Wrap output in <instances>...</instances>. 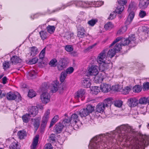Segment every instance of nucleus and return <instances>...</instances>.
I'll return each instance as SVG.
<instances>
[{"instance_id":"nucleus-42","label":"nucleus","mask_w":149,"mask_h":149,"mask_svg":"<svg viewBox=\"0 0 149 149\" xmlns=\"http://www.w3.org/2000/svg\"><path fill=\"white\" fill-rule=\"evenodd\" d=\"M31 55L34 56L37 54V49L35 47H33L31 48Z\"/></svg>"},{"instance_id":"nucleus-49","label":"nucleus","mask_w":149,"mask_h":149,"mask_svg":"<svg viewBox=\"0 0 149 149\" xmlns=\"http://www.w3.org/2000/svg\"><path fill=\"white\" fill-rule=\"evenodd\" d=\"M113 27V25L111 22H109L106 24L104 26V28L106 30L111 29Z\"/></svg>"},{"instance_id":"nucleus-19","label":"nucleus","mask_w":149,"mask_h":149,"mask_svg":"<svg viewBox=\"0 0 149 149\" xmlns=\"http://www.w3.org/2000/svg\"><path fill=\"white\" fill-rule=\"evenodd\" d=\"M130 12L127 19L125 22V24L126 25L129 24L131 22L134 16V13L133 11H132Z\"/></svg>"},{"instance_id":"nucleus-9","label":"nucleus","mask_w":149,"mask_h":149,"mask_svg":"<svg viewBox=\"0 0 149 149\" xmlns=\"http://www.w3.org/2000/svg\"><path fill=\"white\" fill-rule=\"evenodd\" d=\"M107 58L105 50H103L99 54L97 60V62L99 63H106L105 62Z\"/></svg>"},{"instance_id":"nucleus-8","label":"nucleus","mask_w":149,"mask_h":149,"mask_svg":"<svg viewBox=\"0 0 149 149\" xmlns=\"http://www.w3.org/2000/svg\"><path fill=\"white\" fill-rule=\"evenodd\" d=\"M38 112V109L36 106H32L28 110V114L30 117H34L37 114Z\"/></svg>"},{"instance_id":"nucleus-18","label":"nucleus","mask_w":149,"mask_h":149,"mask_svg":"<svg viewBox=\"0 0 149 149\" xmlns=\"http://www.w3.org/2000/svg\"><path fill=\"white\" fill-rule=\"evenodd\" d=\"M77 36L79 38H82L86 36L84 33L85 30L84 28L82 26L79 27L77 29Z\"/></svg>"},{"instance_id":"nucleus-50","label":"nucleus","mask_w":149,"mask_h":149,"mask_svg":"<svg viewBox=\"0 0 149 149\" xmlns=\"http://www.w3.org/2000/svg\"><path fill=\"white\" fill-rule=\"evenodd\" d=\"M65 49L68 52H71L73 50V47L72 45H67L65 47Z\"/></svg>"},{"instance_id":"nucleus-17","label":"nucleus","mask_w":149,"mask_h":149,"mask_svg":"<svg viewBox=\"0 0 149 149\" xmlns=\"http://www.w3.org/2000/svg\"><path fill=\"white\" fill-rule=\"evenodd\" d=\"M10 61L12 64H16L21 63L22 61V60L17 56H14L11 58Z\"/></svg>"},{"instance_id":"nucleus-14","label":"nucleus","mask_w":149,"mask_h":149,"mask_svg":"<svg viewBox=\"0 0 149 149\" xmlns=\"http://www.w3.org/2000/svg\"><path fill=\"white\" fill-rule=\"evenodd\" d=\"M64 126V125L60 123L56 124L54 127V132L56 133L61 132Z\"/></svg>"},{"instance_id":"nucleus-46","label":"nucleus","mask_w":149,"mask_h":149,"mask_svg":"<svg viewBox=\"0 0 149 149\" xmlns=\"http://www.w3.org/2000/svg\"><path fill=\"white\" fill-rule=\"evenodd\" d=\"M28 96L29 97L32 98L36 95V93L33 90H30L28 94Z\"/></svg>"},{"instance_id":"nucleus-6","label":"nucleus","mask_w":149,"mask_h":149,"mask_svg":"<svg viewBox=\"0 0 149 149\" xmlns=\"http://www.w3.org/2000/svg\"><path fill=\"white\" fill-rule=\"evenodd\" d=\"M120 40H121V43L123 46L126 45L130 44H131L128 38L125 39L121 37H118L111 44L109 47L112 46Z\"/></svg>"},{"instance_id":"nucleus-29","label":"nucleus","mask_w":149,"mask_h":149,"mask_svg":"<svg viewBox=\"0 0 149 149\" xmlns=\"http://www.w3.org/2000/svg\"><path fill=\"white\" fill-rule=\"evenodd\" d=\"M116 52L113 48L109 50L107 53V56L109 57L112 58L114 56Z\"/></svg>"},{"instance_id":"nucleus-40","label":"nucleus","mask_w":149,"mask_h":149,"mask_svg":"<svg viewBox=\"0 0 149 149\" xmlns=\"http://www.w3.org/2000/svg\"><path fill=\"white\" fill-rule=\"evenodd\" d=\"M67 74L65 71L62 72L61 73L60 77V81L61 82H63L65 79Z\"/></svg>"},{"instance_id":"nucleus-1","label":"nucleus","mask_w":149,"mask_h":149,"mask_svg":"<svg viewBox=\"0 0 149 149\" xmlns=\"http://www.w3.org/2000/svg\"><path fill=\"white\" fill-rule=\"evenodd\" d=\"M119 133L117 136L120 139H118L121 141L123 139L125 141H130L131 144L129 148L131 149H142L144 146H147L149 144V136H143L139 139L134 138L132 136V128L128 125H122L119 128Z\"/></svg>"},{"instance_id":"nucleus-35","label":"nucleus","mask_w":149,"mask_h":149,"mask_svg":"<svg viewBox=\"0 0 149 149\" xmlns=\"http://www.w3.org/2000/svg\"><path fill=\"white\" fill-rule=\"evenodd\" d=\"M10 149H21L20 146L17 143L13 142L10 146Z\"/></svg>"},{"instance_id":"nucleus-10","label":"nucleus","mask_w":149,"mask_h":149,"mask_svg":"<svg viewBox=\"0 0 149 149\" xmlns=\"http://www.w3.org/2000/svg\"><path fill=\"white\" fill-rule=\"evenodd\" d=\"M6 97L9 100H14L16 99L21 100V97L19 94L16 95L14 93L10 92L7 94Z\"/></svg>"},{"instance_id":"nucleus-53","label":"nucleus","mask_w":149,"mask_h":149,"mask_svg":"<svg viewBox=\"0 0 149 149\" xmlns=\"http://www.w3.org/2000/svg\"><path fill=\"white\" fill-rule=\"evenodd\" d=\"M38 61V58L37 57H35L31 60H30L29 63L30 64H33L36 63Z\"/></svg>"},{"instance_id":"nucleus-11","label":"nucleus","mask_w":149,"mask_h":149,"mask_svg":"<svg viewBox=\"0 0 149 149\" xmlns=\"http://www.w3.org/2000/svg\"><path fill=\"white\" fill-rule=\"evenodd\" d=\"M50 97V95L47 92L43 93L40 96L42 102L45 104H46L49 101Z\"/></svg>"},{"instance_id":"nucleus-56","label":"nucleus","mask_w":149,"mask_h":149,"mask_svg":"<svg viewBox=\"0 0 149 149\" xmlns=\"http://www.w3.org/2000/svg\"><path fill=\"white\" fill-rule=\"evenodd\" d=\"M56 137L54 134H52L50 135L49 137V139L50 140V142L52 141V142H55L56 141L55 140Z\"/></svg>"},{"instance_id":"nucleus-54","label":"nucleus","mask_w":149,"mask_h":149,"mask_svg":"<svg viewBox=\"0 0 149 149\" xmlns=\"http://www.w3.org/2000/svg\"><path fill=\"white\" fill-rule=\"evenodd\" d=\"M74 71V68L72 67L68 68L65 72L68 74H70L72 73Z\"/></svg>"},{"instance_id":"nucleus-57","label":"nucleus","mask_w":149,"mask_h":149,"mask_svg":"<svg viewBox=\"0 0 149 149\" xmlns=\"http://www.w3.org/2000/svg\"><path fill=\"white\" fill-rule=\"evenodd\" d=\"M143 89L144 90L149 89V82H146L144 83L143 84Z\"/></svg>"},{"instance_id":"nucleus-43","label":"nucleus","mask_w":149,"mask_h":149,"mask_svg":"<svg viewBox=\"0 0 149 149\" xmlns=\"http://www.w3.org/2000/svg\"><path fill=\"white\" fill-rule=\"evenodd\" d=\"M122 45H123L121 42H120V43H117L114 47L113 48L114 49L116 52H118L121 49V47Z\"/></svg>"},{"instance_id":"nucleus-41","label":"nucleus","mask_w":149,"mask_h":149,"mask_svg":"<svg viewBox=\"0 0 149 149\" xmlns=\"http://www.w3.org/2000/svg\"><path fill=\"white\" fill-rule=\"evenodd\" d=\"M47 32L45 31H42L39 32L40 36L42 40L46 39L47 37Z\"/></svg>"},{"instance_id":"nucleus-51","label":"nucleus","mask_w":149,"mask_h":149,"mask_svg":"<svg viewBox=\"0 0 149 149\" xmlns=\"http://www.w3.org/2000/svg\"><path fill=\"white\" fill-rule=\"evenodd\" d=\"M126 26L123 27L118 31L117 34L119 35H121L125 32L126 31Z\"/></svg>"},{"instance_id":"nucleus-25","label":"nucleus","mask_w":149,"mask_h":149,"mask_svg":"<svg viewBox=\"0 0 149 149\" xmlns=\"http://www.w3.org/2000/svg\"><path fill=\"white\" fill-rule=\"evenodd\" d=\"M131 44L130 46L132 47L134 46L135 45L136 43L135 42V41L136 40L135 36L134 34H132L129 36V37L128 38Z\"/></svg>"},{"instance_id":"nucleus-62","label":"nucleus","mask_w":149,"mask_h":149,"mask_svg":"<svg viewBox=\"0 0 149 149\" xmlns=\"http://www.w3.org/2000/svg\"><path fill=\"white\" fill-rule=\"evenodd\" d=\"M71 122L70 118L65 119L63 120V123H64L65 125H66L68 123H69L70 122Z\"/></svg>"},{"instance_id":"nucleus-55","label":"nucleus","mask_w":149,"mask_h":149,"mask_svg":"<svg viewBox=\"0 0 149 149\" xmlns=\"http://www.w3.org/2000/svg\"><path fill=\"white\" fill-rule=\"evenodd\" d=\"M57 62V61L56 59L54 58L50 62L49 64L51 66H55V63Z\"/></svg>"},{"instance_id":"nucleus-26","label":"nucleus","mask_w":149,"mask_h":149,"mask_svg":"<svg viewBox=\"0 0 149 149\" xmlns=\"http://www.w3.org/2000/svg\"><path fill=\"white\" fill-rule=\"evenodd\" d=\"M58 84V81L56 80L54 81L53 82L52 84V92H55L57 91Z\"/></svg>"},{"instance_id":"nucleus-13","label":"nucleus","mask_w":149,"mask_h":149,"mask_svg":"<svg viewBox=\"0 0 149 149\" xmlns=\"http://www.w3.org/2000/svg\"><path fill=\"white\" fill-rule=\"evenodd\" d=\"M98 73L97 66H92L88 70V74L90 75L95 76Z\"/></svg>"},{"instance_id":"nucleus-58","label":"nucleus","mask_w":149,"mask_h":149,"mask_svg":"<svg viewBox=\"0 0 149 149\" xmlns=\"http://www.w3.org/2000/svg\"><path fill=\"white\" fill-rule=\"evenodd\" d=\"M93 88V89L94 91V92H93V93L97 94L100 92L99 90L98 89V87L95 86Z\"/></svg>"},{"instance_id":"nucleus-22","label":"nucleus","mask_w":149,"mask_h":149,"mask_svg":"<svg viewBox=\"0 0 149 149\" xmlns=\"http://www.w3.org/2000/svg\"><path fill=\"white\" fill-rule=\"evenodd\" d=\"M105 107L102 103H99L97 106L96 111V112L102 113L104 110Z\"/></svg>"},{"instance_id":"nucleus-2","label":"nucleus","mask_w":149,"mask_h":149,"mask_svg":"<svg viewBox=\"0 0 149 149\" xmlns=\"http://www.w3.org/2000/svg\"><path fill=\"white\" fill-rule=\"evenodd\" d=\"M94 107L91 105H88L86 108L81 109L79 112V114L82 118L86 117L92 113L94 111Z\"/></svg>"},{"instance_id":"nucleus-48","label":"nucleus","mask_w":149,"mask_h":149,"mask_svg":"<svg viewBox=\"0 0 149 149\" xmlns=\"http://www.w3.org/2000/svg\"><path fill=\"white\" fill-rule=\"evenodd\" d=\"M114 103L115 106L120 107L122 104L123 102L120 100H116L114 101Z\"/></svg>"},{"instance_id":"nucleus-45","label":"nucleus","mask_w":149,"mask_h":149,"mask_svg":"<svg viewBox=\"0 0 149 149\" xmlns=\"http://www.w3.org/2000/svg\"><path fill=\"white\" fill-rule=\"evenodd\" d=\"M133 91L135 92H139L141 90V86L139 85H136L133 88Z\"/></svg>"},{"instance_id":"nucleus-34","label":"nucleus","mask_w":149,"mask_h":149,"mask_svg":"<svg viewBox=\"0 0 149 149\" xmlns=\"http://www.w3.org/2000/svg\"><path fill=\"white\" fill-rule=\"evenodd\" d=\"M17 134L20 139H24V137L26 136V132L23 130L18 131Z\"/></svg>"},{"instance_id":"nucleus-52","label":"nucleus","mask_w":149,"mask_h":149,"mask_svg":"<svg viewBox=\"0 0 149 149\" xmlns=\"http://www.w3.org/2000/svg\"><path fill=\"white\" fill-rule=\"evenodd\" d=\"M9 63L8 62L5 61L3 63V69L4 70L6 69L10 68Z\"/></svg>"},{"instance_id":"nucleus-21","label":"nucleus","mask_w":149,"mask_h":149,"mask_svg":"<svg viewBox=\"0 0 149 149\" xmlns=\"http://www.w3.org/2000/svg\"><path fill=\"white\" fill-rule=\"evenodd\" d=\"M82 85L85 88L89 87L91 85L89 78H84L82 82Z\"/></svg>"},{"instance_id":"nucleus-30","label":"nucleus","mask_w":149,"mask_h":149,"mask_svg":"<svg viewBox=\"0 0 149 149\" xmlns=\"http://www.w3.org/2000/svg\"><path fill=\"white\" fill-rule=\"evenodd\" d=\"M36 73L34 70H31L28 72V77L29 79H33L35 78L36 77Z\"/></svg>"},{"instance_id":"nucleus-28","label":"nucleus","mask_w":149,"mask_h":149,"mask_svg":"<svg viewBox=\"0 0 149 149\" xmlns=\"http://www.w3.org/2000/svg\"><path fill=\"white\" fill-rule=\"evenodd\" d=\"M99 64H100L99 69L100 71L104 72V71L107 69L106 66L107 65V63H103Z\"/></svg>"},{"instance_id":"nucleus-5","label":"nucleus","mask_w":149,"mask_h":149,"mask_svg":"<svg viewBox=\"0 0 149 149\" xmlns=\"http://www.w3.org/2000/svg\"><path fill=\"white\" fill-rule=\"evenodd\" d=\"M68 63L67 59L64 58H61L57 66L58 70L59 71L63 70L66 68Z\"/></svg>"},{"instance_id":"nucleus-7","label":"nucleus","mask_w":149,"mask_h":149,"mask_svg":"<svg viewBox=\"0 0 149 149\" xmlns=\"http://www.w3.org/2000/svg\"><path fill=\"white\" fill-rule=\"evenodd\" d=\"M85 93V91L84 89H80L75 93L74 98L77 100H79L80 99L81 101H83L84 99Z\"/></svg>"},{"instance_id":"nucleus-33","label":"nucleus","mask_w":149,"mask_h":149,"mask_svg":"<svg viewBox=\"0 0 149 149\" xmlns=\"http://www.w3.org/2000/svg\"><path fill=\"white\" fill-rule=\"evenodd\" d=\"M58 119V115H57L54 116L51 120L49 127L50 128L52 127L57 121Z\"/></svg>"},{"instance_id":"nucleus-32","label":"nucleus","mask_w":149,"mask_h":149,"mask_svg":"<svg viewBox=\"0 0 149 149\" xmlns=\"http://www.w3.org/2000/svg\"><path fill=\"white\" fill-rule=\"evenodd\" d=\"M149 98L141 97L139 100V103L141 104H145L148 102Z\"/></svg>"},{"instance_id":"nucleus-20","label":"nucleus","mask_w":149,"mask_h":149,"mask_svg":"<svg viewBox=\"0 0 149 149\" xmlns=\"http://www.w3.org/2000/svg\"><path fill=\"white\" fill-rule=\"evenodd\" d=\"M139 8L142 9H145L146 8L148 5V3L146 0H139Z\"/></svg>"},{"instance_id":"nucleus-60","label":"nucleus","mask_w":149,"mask_h":149,"mask_svg":"<svg viewBox=\"0 0 149 149\" xmlns=\"http://www.w3.org/2000/svg\"><path fill=\"white\" fill-rule=\"evenodd\" d=\"M69 6H70V5L69 4V3H68L66 5H63L62 7H61V8H58L56 9L54 11V12L56 11L61 9H64L66 7Z\"/></svg>"},{"instance_id":"nucleus-37","label":"nucleus","mask_w":149,"mask_h":149,"mask_svg":"<svg viewBox=\"0 0 149 149\" xmlns=\"http://www.w3.org/2000/svg\"><path fill=\"white\" fill-rule=\"evenodd\" d=\"M130 90L131 88L129 87L126 86L124 88L120 89V91L123 94H126L128 93Z\"/></svg>"},{"instance_id":"nucleus-12","label":"nucleus","mask_w":149,"mask_h":149,"mask_svg":"<svg viewBox=\"0 0 149 149\" xmlns=\"http://www.w3.org/2000/svg\"><path fill=\"white\" fill-rule=\"evenodd\" d=\"M40 119V116L31 119V121L36 131L37 130L39 127Z\"/></svg>"},{"instance_id":"nucleus-59","label":"nucleus","mask_w":149,"mask_h":149,"mask_svg":"<svg viewBox=\"0 0 149 149\" xmlns=\"http://www.w3.org/2000/svg\"><path fill=\"white\" fill-rule=\"evenodd\" d=\"M146 12L144 11H141L139 13V16L141 18L143 17L146 16Z\"/></svg>"},{"instance_id":"nucleus-24","label":"nucleus","mask_w":149,"mask_h":149,"mask_svg":"<svg viewBox=\"0 0 149 149\" xmlns=\"http://www.w3.org/2000/svg\"><path fill=\"white\" fill-rule=\"evenodd\" d=\"M39 139V135H36L33 139L32 145L31 146V149H36V146L38 144Z\"/></svg>"},{"instance_id":"nucleus-64","label":"nucleus","mask_w":149,"mask_h":149,"mask_svg":"<svg viewBox=\"0 0 149 149\" xmlns=\"http://www.w3.org/2000/svg\"><path fill=\"white\" fill-rule=\"evenodd\" d=\"M115 88H113V90L118 91H120V86L118 85H116L115 86Z\"/></svg>"},{"instance_id":"nucleus-27","label":"nucleus","mask_w":149,"mask_h":149,"mask_svg":"<svg viewBox=\"0 0 149 149\" xmlns=\"http://www.w3.org/2000/svg\"><path fill=\"white\" fill-rule=\"evenodd\" d=\"M112 99L110 97H108L105 99L103 102H102L104 104V106L105 107H108L111 106L112 102Z\"/></svg>"},{"instance_id":"nucleus-31","label":"nucleus","mask_w":149,"mask_h":149,"mask_svg":"<svg viewBox=\"0 0 149 149\" xmlns=\"http://www.w3.org/2000/svg\"><path fill=\"white\" fill-rule=\"evenodd\" d=\"M48 121L47 120L42 119V123L40 126V131L41 132H43L44 131Z\"/></svg>"},{"instance_id":"nucleus-16","label":"nucleus","mask_w":149,"mask_h":149,"mask_svg":"<svg viewBox=\"0 0 149 149\" xmlns=\"http://www.w3.org/2000/svg\"><path fill=\"white\" fill-rule=\"evenodd\" d=\"M100 88L102 92L104 93L108 92L111 89V86L106 84H102L100 85Z\"/></svg>"},{"instance_id":"nucleus-15","label":"nucleus","mask_w":149,"mask_h":149,"mask_svg":"<svg viewBox=\"0 0 149 149\" xmlns=\"http://www.w3.org/2000/svg\"><path fill=\"white\" fill-rule=\"evenodd\" d=\"M128 102L130 107H134L138 104V101L134 97L128 99Z\"/></svg>"},{"instance_id":"nucleus-23","label":"nucleus","mask_w":149,"mask_h":149,"mask_svg":"<svg viewBox=\"0 0 149 149\" xmlns=\"http://www.w3.org/2000/svg\"><path fill=\"white\" fill-rule=\"evenodd\" d=\"M70 119L71 120V123H72L74 124H76L77 122L79 121L78 116V115L75 113L72 114L71 116Z\"/></svg>"},{"instance_id":"nucleus-61","label":"nucleus","mask_w":149,"mask_h":149,"mask_svg":"<svg viewBox=\"0 0 149 149\" xmlns=\"http://www.w3.org/2000/svg\"><path fill=\"white\" fill-rule=\"evenodd\" d=\"M115 11H114L113 13H111L110 14V15L109 17L108 18V19L109 20H112L115 17L116 15L114 14L115 13H114Z\"/></svg>"},{"instance_id":"nucleus-38","label":"nucleus","mask_w":149,"mask_h":149,"mask_svg":"<svg viewBox=\"0 0 149 149\" xmlns=\"http://www.w3.org/2000/svg\"><path fill=\"white\" fill-rule=\"evenodd\" d=\"M50 114V110L49 109L47 110L45 112L44 116L42 118V119L48 121L49 118Z\"/></svg>"},{"instance_id":"nucleus-4","label":"nucleus","mask_w":149,"mask_h":149,"mask_svg":"<svg viewBox=\"0 0 149 149\" xmlns=\"http://www.w3.org/2000/svg\"><path fill=\"white\" fill-rule=\"evenodd\" d=\"M127 2V0H117L118 4L115 10L116 13L120 14L124 10V5L126 4Z\"/></svg>"},{"instance_id":"nucleus-39","label":"nucleus","mask_w":149,"mask_h":149,"mask_svg":"<svg viewBox=\"0 0 149 149\" xmlns=\"http://www.w3.org/2000/svg\"><path fill=\"white\" fill-rule=\"evenodd\" d=\"M136 5L135 3L134 2H131L127 10L128 12L133 11L135 10Z\"/></svg>"},{"instance_id":"nucleus-63","label":"nucleus","mask_w":149,"mask_h":149,"mask_svg":"<svg viewBox=\"0 0 149 149\" xmlns=\"http://www.w3.org/2000/svg\"><path fill=\"white\" fill-rule=\"evenodd\" d=\"M45 149H52L51 144L49 143L46 145Z\"/></svg>"},{"instance_id":"nucleus-36","label":"nucleus","mask_w":149,"mask_h":149,"mask_svg":"<svg viewBox=\"0 0 149 149\" xmlns=\"http://www.w3.org/2000/svg\"><path fill=\"white\" fill-rule=\"evenodd\" d=\"M30 117V115L28 113H26L23 115L22 117L23 122L25 123H28L29 121V119Z\"/></svg>"},{"instance_id":"nucleus-44","label":"nucleus","mask_w":149,"mask_h":149,"mask_svg":"<svg viewBox=\"0 0 149 149\" xmlns=\"http://www.w3.org/2000/svg\"><path fill=\"white\" fill-rule=\"evenodd\" d=\"M55 28L54 26L48 25L47 27V31L50 33H52L54 32Z\"/></svg>"},{"instance_id":"nucleus-47","label":"nucleus","mask_w":149,"mask_h":149,"mask_svg":"<svg viewBox=\"0 0 149 149\" xmlns=\"http://www.w3.org/2000/svg\"><path fill=\"white\" fill-rule=\"evenodd\" d=\"M97 21L98 20L97 19H93L89 21L88 23L89 25L93 26L97 22Z\"/></svg>"},{"instance_id":"nucleus-3","label":"nucleus","mask_w":149,"mask_h":149,"mask_svg":"<svg viewBox=\"0 0 149 149\" xmlns=\"http://www.w3.org/2000/svg\"><path fill=\"white\" fill-rule=\"evenodd\" d=\"M98 138H99V136H97L92 139L89 145V148L91 149H101L100 145H101V146H102L104 144L102 142H98V143L96 142L95 141L98 140Z\"/></svg>"}]
</instances>
